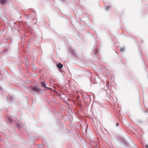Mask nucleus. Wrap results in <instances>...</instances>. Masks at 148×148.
<instances>
[{"label":"nucleus","instance_id":"1","mask_svg":"<svg viewBox=\"0 0 148 148\" xmlns=\"http://www.w3.org/2000/svg\"><path fill=\"white\" fill-rule=\"evenodd\" d=\"M30 90L32 91L39 92V90H41L38 86H35L31 87Z\"/></svg>","mask_w":148,"mask_h":148},{"label":"nucleus","instance_id":"2","mask_svg":"<svg viewBox=\"0 0 148 148\" xmlns=\"http://www.w3.org/2000/svg\"><path fill=\"white\" fill-rule=\"evenodd\" d=\"M63 66V65L62 64H61L60 63L57 65V67L60 69H61Z\"/></svg>","mask_w":148,"mask_h":148},{"label":"nucleus","instance_id":"3","mask_svg":"<svg viewBox=\"0 0 148 148\" xmlns=\"http://www.w3.org/2000/svg\"><path fill=\"white\" fill-rule=\"evenodd\" d=\"M0 3L2 5H4L6 3V2L5 0H0Z\"/></svg>","mask_w":148,"mask_h":148},{"label":"nucleus","instance_id":"4","mask_svg":"<svg viewBox=\"0 0 148 148\" xmlns=\"http://www.w3.org/2000/svg\"><path fill=\"white\" fill-rule=\"evenodd\" d=\"M41 85H42V86L43 87V88L44 89H45V87H46V84L45 83L43 82V83H42Z\"/></svg>","mask_w":148,"mask_h":148},{"label":"nucleus","instance_id":"5","mask_svg":"<svg viewBox=\"0 0 148 148\" xmlns=\"http://www.w3.org/2000/svg\"><path fill=\"white\" fill-rule=\"evenodd\" d=\"M71 52L73 55L75 56H76V55L75 54V51L74 50H72L71 51Z\"/></svg>","mask_w":148,"mask_h":148},{"label":"nucleus","instance_id":"6","mask_svg":"<svg viewBox=\"0 0 148 148\" xmlns=\"http://www.w3.org/2000/svg\"><path fill=\"white\" fill-rule=\"evenodd\" d=\"M124 47H121L120 48L121 51V52H123L124 50Z\"/></svg>","mask_w":148,"mask_h":148},{"label":"nucleus","instance_id":"7","mask_svg":"<svg viewBox=\"0 0 148 148\" xmlns=\"http://www.w3.org/2000/svg\"><path fill=\"white\" fill-rule=\"evenodd\" d=\"M44 89L45 90H49L50 89H51L50 88L46 87Z\"/></svg>","mask_w":148,"mask_h":148},{"label":"nucleus","instance_id":"8","mask_svg":"<svg viewBox=\"0 0 148 148\" xmlns=\"http://www.w3.org/2000/svg\"><path fill=\"white\" fill-rule=\"evenodd\" d=\"M110 7H109V6H107L106 7V10H108L109 9H110Z\"/></svg>","mask_w":148,"mask_h":148},{"label":"nucleus","instance_id":"9","mask_svg":"<svg viewBox=\"0 0 148 148\" xmlns=\"http://www.w3.org/2000/svg\"><path fill=\"white\" fill-rule=\"evenodd\" d=\"M16 125L18 128H20V125L18 124H17Z\"/></svg>","mask_w":148,"mask_h":148},{"label":"nucleus","instance_id":"10","mask_svg":"<svg viewBox=\"0 0 148 148\" xmlns=\"http://www.w3.org/2000/svg\"><path fill=\"white\" fill-rule=\"evenodd\" d=\"M8 119L10 120V122H12V120L11 119H10V118H9Z\"/></svg>","mask_w":148,"mask_h":148},{"label":"nucleus","instance_id":"11","mask_svg":"<svg viewBox=\"0 0 148 148\" xmlns=\"http://www.w3.org/2000/svg\"><path fill=\"white\" fill-rule=\"evenodd\" d=\"M2 89L1 87H0V91H2Z\"/></svg>","mask_w":148,"mask_h":148},{"label":"nucleus","instance_id":"12","mask_svg":"<svg viewBox=\"0 0 148 148\" xmlns=\"http://www.w3.org/2000/svg\"><path fill=\"white\" fill-rule=\"evenodd\" d=\"M146 148H148V145H146Z\"/></svg>","mask_w":148,"mask_h":148},{"label":"nucleus","instance_id":"13","mask_svg":"<svg viewBox=\"0 0 148 148\" xmlns=\"http://www.w3.org/2000/svg\"><path fill=\"white\" fill-rule=\"evenodd\" d=\"M116 125H117V126H118L119 125V124L118 123H116Z\"/></svg>","mask_w":148,"mask_h":148},{"label":"nucleus","instance_id":"14","mask_svg":"<svg viewBox=\"0 0 148 148\" xmlns=\"http://www.w3.org/2000/svg\"><path fill=\"white\" fill-rule=\"evenodd\" d=\"M10 99H11V100H12V99L11 98V97L10 96Z\"/></svg>","mask_w":148,"mask_h":148}]
</instances>
